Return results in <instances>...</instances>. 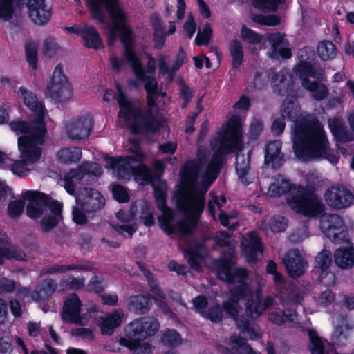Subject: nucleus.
<instances>
[{
    "mask_svg": "<svg viewBox=\"0 0 354 354\" xmlns=\"http://www.w3.org/2000/svg\"><path fill=\"white\" fill-rule=\"evenodd\" d=\"M211 146L214 151L212 156L208 149L200 146L196 158L187 161L182 169L183 184L175 198L178 210L185 218L175 225L171 224L173 212L166 205L165 192L154 190L157 207L162 212L159 218L160 227L169 234L176 231L183 236L192 233L204 209L205 194L223 166V154L241 150L242 127L239 116L230 120L227 129L219 132L211 142Z\"/></svg>",
    "mask_w": 354,
    "mask_h": 354,
    "instance_id": "nucleus-1",
    "label": "nucleus"
},
{
    "mask_svg": "<svg viewBox=\"0 0 354 354\" xmlns=\"http://www.w3.org/2000/svg\"><path fill=\"white\" fill-rule=\"evenodd\" d=\"M91 17L100 24H105V16L109 12L112 24H108L109 30V43L113 45L118 35L124 46V57L129 63L136 76L145 82L147 93L149 109L142 111L122 93L118 86L117 101L120 106L119 122L128 127L134 133H154L160 128V122L153 115L156 106L155 100L160 95L165 97V93L159 92L156 80L147 75L140 61L131 50L132 33L127 25L128 17L123 9L118 5V0H86Z\"/></svg>",
    "mask_w": 354,
    "mask_h": 354,
    "instance_id": "nucleus-2",
    "label": "nucleus"
},
{
    "mask_svg": "<svg viewBox=\"0 0 354 354\" xmlns=\"http://www.w3.org/2000/svg\"><path fill=\"white\" fill-rule=\"evenodd\" d=\"M218 274L219 279L228 283L230 286L231 298L223 302V309L235 320L237 328L246 337L252 340L260 338V328L257 325L250 324L246 318H238L237 315L241 309L239 301L244 304L247 315L252 318L259 317L274 305L275 300L272 296L269 295L265 298L261 296V289L265 286V281L259 277H256L253 280L252 283L257 285L254 297L252 291L245 283L248 276L246 270L242 268L225 269L220 271Z\"/></svg>",
    "mask_w": 354,
    "mask_h": 354,
    "instance_id": "nucleus-3",
    "label": "nucleus"
},
{
    "mask_svg": "<svg viewBox=\"0 0 354 354\" xmlns=\"http://www.w3.org/2000/svg\"><path fill=\"white\" fill-rule=\"evenodd\" d=\"M292 148L296 156L303 160L327 159L334 164L338 157L330 148L321 123L317 119L297 121L292 129Z\"/></svg>",
    "mask_w": 354,
    "mask_h": 354,
    "instance_id": "nucleus-4",
    "label": "nucleus"
},
{
    "mask_svg": "<svg viewBox=\"0 0 354 354\" xmlns=\"http://www.w3.org/2000/svg\"><path fill=\"white\" fill-rule=\"evenodd\" d=\"M10 125L13 131L24 134L18 138L21 159L16 160L11 167L15 174L24 176L31 170L30 166L41 158L42 150L40 146L45 142L47 129L41 123L29 127L25 121L13 122Z\"/></svg>",
    "mask_w": 354,
    "mask_h": 354,
    "instance_id": "nucleus-5",
    "label": "nucleus"
},
{
    "mask_svg": "<svg viewBox=\"0 0 354 354\" xmlns=\"http://www.w3.org/2000/svg\"><path fill=\"white\" fill-rule=\"evenodd\" d=\"M268 192L272 197L285 194L291 209L310 218L317 216L324 210V205L316 195L308 193L302 187L291 186L290 182L281 175L270 185Z\"/></svg>",
    "mask_w": 354,
    "mask_h": 354,
    "instance_id": "nucleus-6",
    "label": "nucleus"
},
{
    "mask_svg": "<svg viewBox=\"0 0 354 354\" xmlns=\"http://www.w3.org/2000/svg\"><path fill=\"white\" fill-rule=\"evenodd\" d=\"M160 324L153 316L137 318L130 322L125 328V337L120 339V344L128 348L131 344L139 343L148 337L154 335L159 330Z\"/></svg>",
    "mask_w": 354,
    "mask_h": 354,
    "instance_id": "nucleus-7",
    "label": "nucleus"
},
{
    "mask_svg": "<svg viewBox=\"0 0 354 354\" xmlns=\"http://www.w3.org/2000/svg\"><path fill=\"white\" fill-rule=\"evenodd\" d=\"M295 71L301 80L302 86L311 93L314 99L319 101L327 97V87L323 84L308 79L311 77L318 80H324V71L322 68H315L310 62L301 60L299 64L295 66Z\"/></svg>",
    "mask_w": 354,
    "mask_h": 354,
    "instance_id": "nucleus-8",
    "label": "nucleus"
},
{
    "mask_svg": "<svg viewBox=\"0 0 354 354\" xmlns=\"http://www.w3.org/2000/svg\"><path fill=\"white\" fill-rule=\"evenodd\" d=\"M102 174V167L96 162H86L77 169L71 170L64 178V187L71 195H75V187L80 183H87L91 175L98 177Z\"/></svg>",
    "mask_w": 354,
    "mask_h": 354,
    "instance_id": "nucleus-9",
    "label": "nucleus"
},
{
    "mask_svg": "<svg viewBox=\"0 0 354 354\" xmlns=\"http://www.w3.org/2000/svg\"><path fill=\"white\" fill-rule=\"evenodd\" d=\"M320 228L332 242L341 244L346 240V226L343 218L336 214H324L320 217Z\"/></svg>",
    "mask_w": 354,
    "mask_h": 354,
    "instance_id": "nucleus-10",
    "label": "nucleus"
},
{
    "mask_svg": "<svg viewBox=\"0 0 354 354\" xmlns=\"http://www.w3.org/2000/svg\"><path fill=\"white\" fill-rule=\"evenodd\" d=\"M47 91L50 97L57 102H65L71 98V86L60 64L55 67Z\"/></svg>",
    "mask_w": 354,
    "mask_h": 354,
    "instance_id": "nucleus-11",
    "label": "nucleus"
},
{
    "mask_svg": "<svg viewBox=\"0 0 354 354\" xmlns=\"http://www.w3.org/2000/svg\"><path fill=\"white\" fill-rule=\"evenodd\" d=\"M94 126L93 117L88 113L71 118L66 124V133L68 138L74 141L86 140Z\"/></svg>",
    "mask_w": 354,
    "mask_h": 354,
    "instance_id": "nucleus-12",
    "label": "nucleus"
},
{
    "mask_svg": "<svg viewBox=\"0 0 354 354\" xmlns=\"http://www.w3.org/2000/svg\"><path fill=\"white\" fill-rule=\"evenodd\" d=\"M22 197L29 201L26 207V214L31 218H39L44 214H47L51 204L58 203L36 191H26L23 193Z\"/></svg>",
    "mask_w": 354,
    "mask_h": 354,
    "instance_id": "nucleus-13",
    "label": "nucleus"
},
{
    "mask_svg": "<svg viewBox=\"0 0 354 354\" xmlns=\"http://www.w3.org/2000/svg\"><path fill=\"white\" fill-rule=\"evenodd\" d=\"M76 204L86 212H94L101 209L104 198L97 190L86 187H80L75 196Z\"/></svg>",
    "mask_w": 354,
    "mask_h": 354,
    "instance_id": "nucleus-14",
    "label": "nucleus"
},
{
    "mask_svg": "<svg viewBox=\"0 0 354 354\" xmlns=\"http://www.w3.org/2000/svg\"><path fill=\"white\" fill-rule=\"evenodd\" d=\"M106 167L113 169V174L120 180H129L139 165L137 158L131 156L109 158Z\"/></svg>",
    "mask_w": 354,
    "mask_h": 354,
    "instance_id": "nucleus-15",
    "label": "nucleus"
},
{
    "mask_svg": "<svg viewBox=\"0 0 354 354\" xmlns=\"http://www.w3.org/2000/svg\"><path fill=\"white\" fill-rule=\"evenodd\" d=\"M82 302L77 294L68 295L65 299L61 317L62 321L76 325H84L83 319L81 315Z\"/></svg>",
    "mask_w": 354,
    "mask_h": 354,
    "instance_id": "nucleus-16",
    "label": "nucleus"
},
{
    "mask_svg": "<svg viewBox=\"0 0 354 354\" xmlns=\"http://www.w3.org/2000/svg\"><path fill=\"white\" fill-rule=\"evenodd\" d=\"M17 94L23 100L25 105L37 116L35 120L31 122H25L27 125L30 127L41 123L46 128L44 122L46 110L42 102L38 101L37 96L32 91L24 87L19 88Z\"/></svg>",
    "mask_w": 354,
    "mask_h": 354,
    "instance_id": "nucleus-17",
    "label": "nucleus"
},
{
    "mask_svg": "<svg viewBox=\"0 0 354 354\" xmlns=\"http://www.w3.org/2000/svg\"><path fill=\"white\" fill-rule=\"evenodd\" d=\"M327 204L334 209H344L350 206L353 196L350 190L344 186L332 187L325 192Z\"/></svg>",
    "mask_w": 354,
    "mask_h": 354,
    "instance_id": "nucleus-18",
    "label": "nucleus"
},
{
    "mask_svg": "<svg viewBox=\"0 0 354 354\" xmlns=\"http://www.w3.org/2000/svg\"><path fill=\"white\" fill-rule=\"evenodd\" d=\"M283 263L290 277L295 278L301 276L305 270L306 262L300 251L293 249L288 251L283 258Z\"/></svg>",
    "mask_w": 354,
    "mask_h": 354,
    "instance_id": "nucleus-19",
    "label": "nucleus"
},
{
    "mask_svg": "<svg viewBox=\"0 0 354 354\" xmlns=\"http://www.w3.org/2000/svg\"><path fill=\"white\" fill-rule=\"evenodd\" d=\"M28 15L37 25L46 24L50 18V11L45 3L46 0H26Z\"/></svg>",
    "mask_w": 354,
    "mask_h": 354,
    "instance_id": "nucleus-20",
    "label": "nucleus"
},
{
    "mask_svg": "<svg viewBox=\"0 0 354 354\" xmlns=\"http://www.w3.org/2000/svg\"><path fill=\"white\" fill-rule=\"evenodd\" d=\"M332 263V254L330 250L324 249L315 257V266L323 271L320 275V281L325 286H333L335 283V275L327 270Z\"/></svg>",
    "mask_w": 354,
    "mask_h": 354,
    "instance_id": "nucleus-21",
    "label": "nucleus"
},
{
    "mask_svg": "<svg viewBox=\"0 0 354 354\" xmlns=\"http://www.w3.org/2000/svg\"><path fill=\"white\" fill-rule=\"evenodd\" d=\"M241 247L249 261H254L262 250L261 239L255 232H248L243 237Z\"/></svg>",
    "mask_w": 354,
    "mask_h": 354,
    "instance_id": "nucleus-22",
    "label": "nucleus"
},
{
    "mask_svg": "<svg viewBox=\"0 0 354 354\" xmlns=\"http://www.w3.org/2000/svg\"><path fill=\"white\" fill-rule=\"evenodd\" d=\"M281 142L274 140L266 145L265 150V165L273 169L280 167L284 162L283 156L281 152Z\"/></svg>",
    "mask_w": 354,
    "mask_h": 354,
    "instance_id": "nucleus-23",
    "label": "nucleus"
},
{
    "mask_svg": "<svg viewBox=\"0 0 354 354\" xmlns=\"http://www.w3.org/2000/svg\"><path fill=\"white\" fill-rule=\"evenodd\" d=\"M124 316V310L118 308L100 317V326L102 333L111 335L113 330L121 324Z\"/></svg>",
    "mask_w": 354,
    "mask_h": 354,
    "instance_id": "nucleus-24",
    "label": "nucleus"
},
{
    "mask_svg": "<svg viewBox=\"0 0 354 354\" xmlns=\"http://www.w3.org/2000/svg\"><path fill=\"white\" fill-rule=\"evenodd\" d=\"M77 32L81 35L87 47L94 49L103 48L99 33L94 26L87 24H81L78 26Z\"/></svg>",
    "mask_w": 354,
    "mask_h": 354,
    "instance_id": "nucleus-25",
    "label": "nucleus"
},
{
    "mask_svg": "<svg viewBox=\"0 0 354 354\" xmlns=\"http://www.w3.org/2000/svg\"><path fill=\"white\" fill-rule=\"evenodd\" d=\"M353 328V324L346 316H339L333 335L334 342L339 345H344Z\"/></svg>",
    "mask_w": 354,
    "mask_h": 354,
    "instance_id": "nucleus-26",
    "label": "nucleus"
},
{
    "mask_svg": "<svg viewBox=\"0 0 354 354\" xmlns=\"http://www.w3.org/2000/svg\"><path fill=\"white\" fill-rule=\"evenodd\" d=\"M152 306L150 298L142 295H132L127 301V309L137 315L147 313Z\"/></svg>",
    "mask_w": 354,
    "mask_h": 354,
    "instance_id": "nucleus-27",
    "label": "nucleus"
},
{
    "mask_svg": "<svg viewBox=\"0 0 354 354\" xmlns=\"http://www.w3.org/2000/svg\"><path fill=\"white\" fill-rule=\"evenodd\" d=\"M230 350L227 348L221 346V351L224 353L232 354H261L253 349L239 336L233 335L227 341Z\"/></svg>",
    "mask_w": 354,
    "mask_h": 354,
    "instance_id": "nucleus-28",
    "label": "nucleus"
},
{
    "mask_svg": "<svg viewBox=\"0 0 354 354\" xmlns=\"http://www.w3.org/2000/svg\"><path fill=\"white\" fill-rule=\"evenodd\" d=\"M62 204L53 203L50 210L41 221V226L44 232H48L55 227L62 218Z\"/></svg>",
    "mask_w": 354,
    "mask_h": 354,
    "instance_id": "nucleus-29",
    "label": "nucleus"
},
{
    "mask_svg": "<svg viewBox=\"0 0 354 354\" xmlns=\"http://www.w3.org/2000/svg\"><path fill=\"white\" fill-rule=\"evenodd\" d=\"M57 288V283L52 279H46L37 285L31 297L35 301L44 300L52 295Z\"/></svg>",
    "mask_w": 354,
    "mask_h": 354,
    "instance_id": "nucleus-30",
    "label": "nucleus"
},
{
    "mask_svg": "<svg viewBox=\"0 0 354 354\" xmlns=\"http://www.w3.org/2000/svg\"><path fill=\"white\" fill-rule=\"evenodd\" d=\"M274 86L278 87L279 95H284L292 88V77L287 69H282L272 78Z\"/></svg>",
    "mask_w": 354,
    "mask_h": 354,
    "instance_id": "nucleus-31",
    "label": "nucleus"
},
{
    "mask_svg": "<svg viewBox=\"0 0 354 354\" xmlns=\"http://www.w3.org/2000/svg\"><path fill=\"white\" fill-rule=\"evenodd\" d=\"M335 263L340 268L348 269L354 266V248H339L334 253Z\"/></svg>",
    "mask_w": 354,
    "mask_h": 354,
    "instance_id": "nucleus-32",
    "label": "nucleus"
},
{
    "mask_svg": "<svg viewBox=\"0 0 354 354\" xmlns=\"http://www.w3.org/2000/svg\"><path fill=\"white\" fill-rule=\"evenodd\" d=\"M268 318L272 323L280 326L286 322H295L297 319V315L293 310L286 309L281 310L277 309L268 314Z\"/></svg>",
    "mask_w": 354,
    "mask_h": 354,
    "instance_id": "nucleus-33",
    "label": "nucleus"
},
{
    "mask_svg": "<svg viewBox=\"0 0 354 354\" xmlns=\"http://www.w3.org/2000/svg\"><path fill=\"white\" fill-rule=\"evenodd\" d=\"M329 127L334 136L341 142H349L353 139V135L348 131L344 122L337 118L328 121Z\"/></svg>",
    "mask_w": 354,
    "mask_h": 354,
    "instance_id": "nucleus-34",
    "label": "nucleus"
},
{
    "mask_svg": "<svg viewBox=\"0 0 354 354\" xmlns=\"http://www.w3.org/2000/svg\"><path fill=\"white\" fill-rule=\"evenodd\" d=\"M250 170V158L244 154H237L236 161V171L239 178L245 185L250 183V180L247 178V174Z\"/></svg>",
    "mask_w": 354,
    "mask_h": 354,
    "instance_id": "nucleus-35",
    "label": "nucleus"
},
{
    "mask_svg": "<svg viewBox=\"0 0 354 354\" xmlns=\"http://www.w3.org/2000/svg\"><path fill=\"white\" fill-rule=\"evenodd\" d=\"M137 159L139 160V165L133 174L135 180L140 185L153 183L155 180L153 171L140 163L141 156H139Z\"/></svg>",
    "mask_w": 354,
    "mask_h": 354,
    "instance_id": "nucleus-36",
    "label": "nucleus"
},
{
    "mask_svg": "<svg viewBox=\"0 0 354 354\" xmlns=\"http://www.w3.org/2000/svg\"><path fill=\"white\" fill-rule=\"evenodd\" d=\"M137 265L138 266L140 270H142L143 274L148 281V283L151 288V291L152 292L154 299H163L165 298V295L162 290L158 286V285L156 283V281L154 280L152 273L149 270L145 268L142 263L137 262Z\"/></svg>",
    "mask_w": 354,
    "mask_h": 354,
    "instance_id": "nucleus-37",
    "label": "nucleus"
},
{
    "mask_svg": "<svg viewBox=\"0 0 354 354\" xmlns=\"http://www.w3.org/2000/svg\"><path fill=\"white\" fill-rule=\"evenodd\" d=\"M317 53L319 57L323 60H330L335 57L337 55V48L328 41H323L319 43L317 48Z\"/></svg>",
    "mask_w": 354,
    "mask_h": 354,
    "instance_id": "nucleus-38",
    "label": "nucleus"
},
{
    "mask_svg": "<svg viewBox=\"0 0 354 354\" xmlns=\"http://www.w3.org/2000/svg\"><path fill=\"white\" fill-rule=\"evenodd\" d=\"M82 152L77 147L64 148L57 153L59 160L64 163L75 162L80 160Z\"/></svg>",
    "mask_w": 354,
    "mask_h": 354,
    "instance_id": "nucleus-39",
    "label": "nucleus"
},
{
    "mask_svg": "<svg viewBox=\"0 0 354 354\" xmlns=\"http://www.w3.org/2000/svg\"><path fill=\"white\" fill-rule=\"evenodd\" d=\"M309 338L308 349L311 354H324V344L322 339L318 336L314 330H308Z\"/></svg>",
    "mask_w": 354,
    "mask_h": 354,
    "instance_id": "nucleus-40",
    "label": "nucleus"
},
{
    "mask_svg": "<svg viewBox=\"0 0 354 354\" xmlns=\"http://www.w3.org/2000/svg\"><path fill=\"white\" fill-rule=\"evenodd\" d=\"M230 53L232 58V67L234 68H239L243 62V48L240 42L233 40L230 43Z\"/></svg>",
    "mask_w": 354,
    "mask_h": 354,
    "instance_id": "nucleus-41",
    "label": "nucleus"
},
{
    "mask_svg": "<svg viewBox=\"0 0 354 354\" xmlns=\"http://www.w3.org/2000/svg\"><path fill=\"white\" fill-rule=\"evenodd\" d=\"M283 43L285 44H280L279 46L270 48V51L268 53L270 58L279 59V57L284 59H289L291 57L292 53L288 41L286 39Z\"/></svg>",
    "mask_w": 354,
    "mask_h": 354,
    "instance_id": "nucleus-42",
    "label": "nucleus"
},
{
    "mask_svg": "<svg viewBox=\"0 0 354 354\" xmlns=\"http://www.w3.org/2000/svg\"><path fill=\"white\" fill-rule=\"evenodd\" d=\"M85 280L82 277H68L60 281V288L63 290H77L84 286Z\"/></svg>",
    "mask_w": 354,
    "mask_h": 354,
    "instance_id": "nucleus-43",
    "label": "nucleus"
},
{
    "mask_svg": "<svg viewBox=\"0 0 354 354\" xmlns=\"http://www.w3.org/2000/svg\"><path fill=\"white\" fill-rule=\"evenodd\" d=\"M282 2L283 0H252V6L264 12L276 11Z\"/></svg>",
    "mask_w": 354,
    "mask_h": 354,
    "instance_id": "nucleus-44",
    "label": "nucleus"
},
{
    "mask_svg": "<svg viewBox=\"0 0 354 354\" xmlns=\"http://www.w3.org/2000/svg\"><path fill=\"white\" fill-rule=\"evenodd\" d=\"M201 315L212 322L218 323L223 318V309L220 305L216 304L210 306L206 311H201Z\"/></svg>",
    "mask_w": 354,
    "mask_h": 354,
    "instance_id": "nucleus-45",
    "label": "nucleus"
},
{
    "mask_svg": "<svg viewBox=\"0 0 354 354\" xmlns=\"http://www.w3.org/2000/svg\"><path fill=\"white\" fill-rule=\"evenodd\" d=\"M273 280L275 284L277 296L282 301L286 299V292L284 290H287L288 287L290 288V283L285 281L283 275L279 272L273 274Z\"/></svg>",
    "mask_w": 354,
    "mask_h": 354,
    "instance_id": "nucleus-46",
    "label": "nucleus"
},
{
    "mask_svg": "<svg viewBox=\"0 0 354 354\" xmlns=\"http://www.w3.org/2000/svg\"><path fill=\"white\" fill-rule=\"evenodd\" d=\"M288 219L281 215H275L272 217L268 223L269 227L273 232H281L288 226Z\"/></svg>",
    "mask_w": 354,
    "mask_h": 354,
    "instance_id": "nucleus-47",
    "label": "nucleus"
},
{
    "mask_svg": "<svg viewBox=\"0 0 354 354\" xmlns=\"http://www.w3.org/2000/svg\"><path fill=\"white\" fill-rule=\"evenodd\" d=\"M15 11L13 0H0V19L9 21L13 17Z\"/></svg>",
    "mask_w": 354,
    "mask_h": 354,
    "instance_id": "nucleus-48",
    "label": "nucleus"
},
{
    "mask_svg": "<svg viewBox=\"0 0 354 354\" xmlns=\"http://www.w3.org/2000/svg\"><path fill=\"white\" fill-rule=\"evenodd\" d=\"M26 60L33 70L37 69V46L34 42H28L26 45Z\"/></svg>",
    "mask_w": 354,
    "mask_h": 354,
    "instance_id": "nucleus-49",
    "label": "nucleus"
},
{
    "mask_svg": "<svg viewBox=\"0 0 354 354\" xmlns=\"http://www.w3.org/2000/svg\"><path fill=\"white\" fill-rule=\"evenodd\" d=\"M252 19L253 21L261 25L274 26L281 23V17L274 15L267 16L261 14L254 15Z\"/></svg>",
    "mask_w": 354,
    "mask_h": 354,
    "instance_id": "nucleus-50",
    "label": "nucleus"
},
{
    "mask_svg": "<svg viewBox=\"0 0 354 354\" xmlns=\"http://www.w3.org/2000/svg\"><path fill=\"white\" fill-rule=\"evenodd\" d=\"M281 112L283 119L292 120L297 117L298 110L295 103L285 100L281 106Z\"/></svg>",
    "mask_w": 354,
    "mask_h": 354,
    "instance_id": "nucleus-51",
    "label": "nucleus"
},
{
    "mask_svg": "<svg viewBox=\"0 0 354 354\" xmlns=\"http://www.w3.org/2000/svg\"><path fill=\"white\" fill-rule=\"evenodd\" d=\"M241 37L244 41L252 44H258L262 40V37L260 35L245 26L241 28Z\"/></svg>",
    "mask_w": 354,
    "mask_h": 354,
    "instance_id": "nucleus-52",
    "label": "nucleus"
},
{
    "mask_svg": "<svg viewBox=\"0 0 354 354\" xmlns=\"http://www.w3.org/2000/svg\"><path fill=\"white\" fill-rule=\"evenodd\" d=\"M6 259L26 261V254L16 246L4 247Z\"/></svg>",
    "mask_w": 354,
    "mask_h": 354,
    "instance_id": "nucleus-53",
    "label": "nucleus"
},
{
    "mask_svg": "<svg viewBox=\"0 0 354 354\" xmlns=\"http://www.w3.org/2000/svg\"><path fill=\"white\" fill-rule=\"evenodd\" d=\"M212 30L209 24H206L203 30H199L195 39L198 45H208L210 41Z\"/></svg>",
    "mask_w": 354,
    "mask_h": 354,
    "instance_id": "nucleus-54",
    "label": "nucleus"
},
{
    "mask_svg": "<svg viewBox=\"0 0 354 354\" xmlns=\"http://www.w3.org/2000/svg\"><path fill=\"white\" fill-rule=\"evenodd\" d=\"M162 340L164 344L174 346L180 344L181 339L180 335L174 330H168L165 332Z\"/></svg>",
    "mask_w": 354,
    "mask_h": 354,
    "instance_id": "nucleus-55",
    "label": "nucleus"
},
{
    "mask_svg": "<svg viewBox=\"0 0 354 354\" xmlns=\"http://www.w3.org/2000/svg\"><path fill=\"white\" fill-rule=\"evenodd\" d=\"M263 130V122L261 118L254 117L250 126V137L257 139Z\"/></svg>",
    "mask_w": 354,
    "mask_h": 354,
    "instance_id": "nucleus-56",
    "label": "nucleus"
},
{
    "mask_svg": "<svg viewBox=\"0 0 354 354\" xmlns=\"http://www.w3.org/2000/svg\"><path fill=\"white\" fill-rule=\"evenodd\" d=\"M284 291L286 292V299L283 301L280 299L283 304L288 302L299 304L302 300V297L299 295L298 292L296 291L295 287L292 284L290 283V288L288 287V289L284 290Z\"/></svg>",
    "mask_w": 354,
    "mask_h": 354,
    "instance_id": "nucleus-57",
    "label": "nucleus"
},
{
    "mask_svg": "<svg viewBox=\"0 0 354 354\" xmlns=\"http://www.w3.org/2000/svg\"><path fill=\"white\" fill-rule=\"evenodd\" d=\"M24 203L21 200H16L10 203L8 205V214L11 218H18L23 212Z\"/></svg>",
    "mask_w": 354,
    "mask_h": 354,
    "instance_id": "nucleus-58",
    "label": "nucleus"
},
{
    "mask_svg": "<svg viewBox=\"0 0 354 354\" xmlns=\"http://www.w3.org/2000/svg\"><path fill=\"white\" fill-rule=\"evenodd\" d=\"M167 60V57L165 55H160L158 57L159 74L160 75H164L166 73L169 74V80L171 81L173 80V75H174L175 72H172V66L169 67Z\"/></svg>",
    "mask_w": 354,
    "mask_h": 354,
    "instance_id": "nucleus-59",
    "label": "nucleus"
},
{
    "mask_svg": "<svg viewBox=\"0 0 354 354\" xmlns=\"http://www.w3.org/2000/svg\"><path fill=\"white\" fill-rule=\"evenodd\" d=\"M184 255L190 266L196 270H199L201 269V266L199 263V257L196 252L190 250L189 249H184Z\"/></svg>",
    "mask_w": 354,
    "mask_h": 354,
    "instance_id": "nucleus-60",
    "label": "nucleus"
},
{
    "mask_svg": "<svg viewBox=\"0 0 354 354\" xmlns=\"http://www.w3.org/2000/svg\"><path fill=\"white\" fill-rule=\"evenodd\" d=\"M136 212V207L135 205H131L129 211L120 210L116 214V216L120 221L124 223H129L134 219Z\"/></svg>",
    "mask_w": 354,
    "mask_h": 354,
    "instance_id": "nucleus-61",
    "label": "nucleus"
},
{
    "mask_svg": "<svg viewBox=\"0 0 354 354\" xmlns=\"http://www.w3.org/2000/svg\"><path fill=\"white\" fill-rule=\"evenodd\" d=\"M285 34L281 32L268 33L265 35L266 39L269 42L271 46L270 48L279 46L280 44H284Z\"/></svg>",
    "mask_w": 354,
    "mask_h": 354,
    "instance_id": "nucleus-62",
    "label": "nucleus"
},
{
    "mask_svg": "<svg viewBox=\"0 0 354 354\" xmlns=\"http://www.w3.org/2000/svg\"><path fill=\"white\" fill-rule=\"evenodd\" d=\"M129 348L132 351V354H153L152 346L147 343H134Z\"/></svg>",
    "mask_w": 354,
    "mask_h": 354,
    "instance_id": "nucleus-63",
    "label": "nucleus"
},
{
    "mask_svg": "<svg viewBox=\"0 0 354 354\" xmlns=\"http://www.w3.org/2000/svg\"><path fill=\"white\" fill-rule=\"evenodd\" d=\"M113 197L119 202H127L129 200L128 193L124 187L115 185L113 187Z\"/></svg>",
    "mask_w": 354,
    "mask_h": 354,
    "instance_id": "nucleus-64",
    "label": "nucleus"
}]
</instances>
